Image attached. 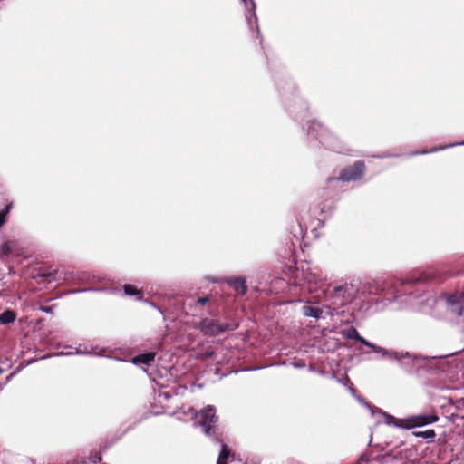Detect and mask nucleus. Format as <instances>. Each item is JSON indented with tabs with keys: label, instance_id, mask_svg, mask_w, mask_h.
Here are the masks:
<instances>
[{
	"label": "nucleus",
	"instance_id": "obj_12",
	"mask_svg": "<svg viewBox=\"0 0 464 464\" xmlns=\"http://www.w3.org/2000/svg\"><path fill=\"white\" fill-rule=\"evenodd\" d=\"M155 359V353H147L132 358V363L150 365Z\"/></svg>",
	"mask_w": 464,
	"mask_h": 464
},
{
	"label": "nucleus",
	"instance_id": "obj_20",
	"mask_svg": "<svg viewBox=\"0 0 464 464\" xmlns=\"http://www.w3.org/2000/svg\"><path fill=\"white\" fill-rule=\"evenodd\" d=\"M324 278L317 275L316 273H314V272H311L309 273L306 276H305V280L308 282V283H317L319 281H322Z\"/></svg>",
	"mask_w": 464,
	"mask_h": 464
},
{
	"label": "nucleus",
	"instance_id": "obj_26",
	"mask_svg": "<svg viewBox=\"0 0 464 464\" xmlns=\"http://www.w3.org/2000/svg\"><path fill=\"white\" fill-rule=\"evenodd\" d=\"M208 300H209L208 297L205 296V297H199L197 302H198V304L204 305L208 302Z\"/></svg>",
	"mask_w": 464,
	"mask_h": 464
},
{
	"label": "nucleus",
	"instance_id": "obj_5",
	"mask_svg": "<svg viewBox=\"0 0 464 464\" xmlns=\"http://www.w3.org/2000/svg\"><path fill=\"white\" fill-rule=\"evenodd\" d=\"M238 327L237 323H220L218 320L210 318H203L199 322L198 328L200 332L209 337L217 336L218 334L236 330Z\"/></svg>",
	"mask_w": 464,
	"mask_h": 464
},
{
	"label": "nucleus",
	"instance_id": "obj_14",
	"mask_svg": "<svg viewBox=\"0 0 464 464\" xmlns=\"http://www.w3.org/2000/svg\"><path fill=\"white\" fill-rule=\"evenodd\" d=\"M303 314L307 317L318 319L323 314V310L317 306L304 305L303 307Z\"/></svg>",
	"mask_w": 464,
	"mask_h": 464
},
{
	"label": "nucleus",
	"instance_id": "obj_4",
	"mask_svg": "<svg viewBox=\"0 0 464 464\" xmlns=\"http://www.w3.org/2000/svg\"><path fill=\"white\" fill-rule=\"evenodd\" d=\"M367 347L371 348L373 352L380 353L382 358L392 362H398L406 367L414 365L418 360L416 356L410 354L408 352L387 350L372 343H369Z\"/></svg>",
	"mask_w": 464,
	"mask_h": 464
},
{
	"label": "nucleus",
	"instance_id": "obj_30",
	"mask_svg": "<svg viewBox=\"0 0 464 464\" xmlns=\"http://www.w3.org/2000/svg\"><path fill=\"white\" fill-rule=\"evenodd\" d=\"M2 372H3V370H2V368H0V374H1Z\"/></svg>",
	"mask_w": 464,
	"mask_h": 464
},
{
	"label": "nucleus",
	"instance_id": "obj_17",
	"mask_svg": "<svg viewBox=\"0 0 464 464\" xmlns=\"http://www.w3.org/2000/svg\"><path fill=\"white\" fill-rule=\"evenodd\" d=\"M230 454V450L227 445H222L221 451L218 456V464H227V459Z\"/></svg>",
	"mask_w": 464,
	"mask_h": 464
},
{
	"label": "nucleus",
	"instance_id": "obj_29",
	"mask_svg": "<svg viewBox=\"0 0 464 464\" xmlns=\"http://www.w3.org/2000/svg\"><path fill=\"white\" fill-rule=\"evenodd\" d=\"M75 353H76V354H82V353H83V352H82V351H80V350H77Z\"/></svg>",
	"mask_w": 464,
	"mask_h": 464
},
{
	"label": "nucleus",
	"instance_id": "obj_23",
	"mask_svg": "<svg viewBox=\"0 0 464 464\" xmlns=\"http://www.w3.org/2000/svg\"><path fill=\"white\" fill-rule=\"evenodd\" d=\"M349 391L351 392L352 395L354 396L361 403L365 405L367 408H369L372 411V406L369 403L364 402L363 400L360 396L356 395V392L353 388L349 387Z\"/></svg>",
	"mask_w": 464,
	"mask_h": 464
},
{
	"label": "nucleus",
	"instance_id": "obj_7",
	"mask_svg": "<svg viewBox=\"0 0 464 464\" xmlns=\"http://www.w3.org/2000/svg\"><path fill=\"white\" fill-rule=\"evenodd\" d=\"M357 289L353 285H343L335 287L332 304L334 305H345L356 299Z\"/></svg>",
	"mask_w": 464,
	"mask_h": 464
},
{
	"label": "nucleus",
	"instance_id": "obj_1",
	"mask_svg": "<svg viewBox=\"0 0 464 464\" xmlns=\"http://www.w3.org/2000/svg\"><path fill=\"white\" fill-rule=\"evenodd\" d=\"M435 303H443L450 314L464 322V287L453 294L442 295L439 299L430 296L418 302L424 312H427L425 305L432 306Z\"/></svg>",
	"mask_w": 464,
	"mask_h": 464
},
{
	"label": "nucleus",
	"instance_id": "obj_19",
	"mask_svg": "<svg viewBox=\"0 0 464 464\" xmlns=\"http://www.w3.org/2000/svg\"><path fill=\"white\" fill-rule=\"evenodd\" d=\"M15 319V315L12 311H5L0 314V323L1 324H9L14 322Z\"/></svg>",
	"mask_w": 464,
	"mask_h": 464
},
{
	"label": "nucleus",
	"instance_id": "obj_25",
	"mask_svg": "<svg viewBox=\"0 0 464 464\" xmlns=\"http://www.w3.org/2000/svg\"><path fill=\"white\" fill-rule=\"evenodd\" d=\"M97 461H101V458H100L99 456L95 455V456L91 459V461H90V462H88V461L84 460V461H82V463H81V464H90V463H93V464H95V463H97Z\"/></svg>",
	"mask_w": 464,
	"mask_h": 464
},
{
	"label": "nucleus",
	"instance_id": "obj_24",
	"mask_svg": "<svg viewBox=\"0 0 464 464\" xmlns=\"http://www.w3.org/2000/svg\"><path fill=\"white\" fill-rule=\"evenodd\" d=\"M358 464H372L370 463V459L366 455H362L358 459Z\"/></svg>",
	"mask_w": 464,
	"mask_h": 464
},
{
	"label": "nucleus",
	"instance_id": "obj_8",
	"mask_svg": "<svg viewBox=\"0 0 464 464\" xmlns=\"http://www.w3.org/2000/svg\"><path fill=\"white\" fill-rule=\"evenodd\" d=\"M196 420L202 427L204 433L206 435H210L211 429L216 425L218 421V416H216L214 407L208 405L202 409L196 415Z\"/></svg>",
	"mask_w": 464,
	"mask_h": 464
},
{
	"label": "nucleus",
	"instance_id": "obj_2",
	"mask_svg": "<svg viewBox=\"0 0 464 464\" xmlns=\"http://www.w3.org/2000/svg\"><path fill=\"white\" fill-rule=\"evenodd\" d=\"M438 420L439 417L436 414H419L406 419H394L392 416L386 415V423L388 425H393L406 430L432 424L437 422Z\"/></svg>",
	"mask_w": 464,
	"mask_h": 464
},
{
	"label": "nucleus",
	"instance_id": "obj_13",
	"mask_svg": "<svg viewBox=\"0 0 464 464\" xmlns=\"http://www.w3.org/2000/svg\"><path fill=\"white\" fill-rule=\"evenodd\" d=\"M344 336L348 339H354V340L362 343L365 346H368L369 343H370L367 340H365L363 337H362L359 334L358 331L354 327H350L347 330H345Z\"/></svg>",
	"mask_w": 464,
	"mask_h": 464
},
{
	"label": "nucleus",
	"instance_id": "obj_6",
	"mask_svg": "<svg viewBox=\"0 0 464 464\" xmlns=\"http://www.w3.org/2000/svg\"><path fill=\"white\" fill-rule=\"evenodd\" d=\"M308 133L310 136L316 138L325 147H333L334 136L321 122L314 120L308 123Z\"/></svg>",
	"mask_w": 464,
	"mask_h": 464
},
{
	"label": "nucleus",
	"instance_id": "obj_16",
	"mask_svg": "<svg viewBox=\"0 0 464 464\" xmlns=\"http://www.w3.org/2000/svg\"><path fill=\"white\" fill-rule=\"evenodd\" d=\"M411 456V449H403L394 454V459H399L400 461H405L410 459Z\"/></svg>",
	"mask_w": 464,
	"mask_h": 464
},
{
	"label": "nucleus",
	"instance_id": "obj_27",
	"mask_svg": "<svg viewBox=\"0 0 464 464\" xmlns=\"http://www.w3.org/2000/svg\"><path fill=\"white\" fill-rule=\"evenodd\" d=\"M1 248L2 252L5 254H7L10 251V247L7 244H3Z\"/></svg>",
	"mask_w": 464,
	"mask_h": 464
},
{
	"label": "nucleus",
	"instance_id": "obj_10",
	"mask_svg": "<svg viewBox=\"0 0 464 464\" xmlns=\"http://www.w3.org/2000/svg\"><path fill=\"white\" fill-rule=\"evenodd\" d=\"M364 172V164L362 161H357L353 165L349 166L342 170L338 180L353 181L362 178Z\"/></svg>",
	"mask_w": 464,
	"mask_h": 464
},
{
	"label": "nucleus",
	"instance_id": "obj_28",
	"mask_svg": "<svg viewBox=\"0 0 464 464\" xmlns=\"http://www.w3.org/2000/svg\"><path fill=\"white\" fill-rule=\"evenodd\" d=\"M42 310L44 312L49 313L51 309H50V307H43Z\"/></svg>",
	"mask_w": 464,
	"mask_h": 464
},
{
	"label": "nucleus",
	"instance_id": "obj_11",
	"mask_svg": "<svg viewBox=\"0 0 464 464\" xmlns=\"http://www.w3.org/2000/svg\"><path fill=\"white\" fill-rule=\"evenodd\" d=\"M227 282L238 295L246 293V285L244 277H231L227 279Z\"/></svg>",
	"mask_w": 464,
	"mask_h": 464
},
{
	"label": "nucleus",
	"instance_id": "obj_9",
	"mask_svg": "<svg viewBox=\"0 0 464 464\" xmlns=\"http://www.w3.org/2000/svg\"><path fill=\"white\" fill-rule=\"evenodd\" d=\"M426 279H427V277H420V276L412 275V276H407L405 279H402L400 281L397 280L395 282L385 283V290L387 291V293H395V294H400L402 292L405 293L406 292L405 287L407 285L420 282V281H423Z\"/></svg>",
	"mask_w": 464,
	"mask_h": 464
},
{
	"label": "nucleus",
	"instance_id": "obj_21",
	"mask_svg": "<svg viewBox=\"0 0 464 464\" xmlns=\"http://www.w3.org/2000/svg\"><path fill=\"white\" fill-rule=\"evenodd\" d=\"M11 209V205H7L3 210H0V227L5 224L6 216Z\"/></svg>",
	"mask_w": 464,
	"mask_h": 464
},
{
	"label": "nucleus",
	"instance_id": "obj_22",
	"mask_svg": "<svg viewBox=\"0 0 464 464\" xmlns=\"http://www.w3.org/2000/svg\"><path fill=\"white\" fill-rule=\"evenodd\" d=\"M458 145H464V140L461 141V142H458V143H451L450 145H447V146H444V147H440V148H434L432 150H430V152H435V151H438L439 150H443L445 148H451V147H455V146H458ZM420 154H426V153H429V151L427 150H423L421 152H420Z\"/></svg>",
	"mask_w": 464,
	"mask_h": 464
},
{
	"label": "nucleus",
	"instance_id": "obj_18",
	"mask_svg": "<svg viewBox=\"0 0 464 464\" xmlns=\"http://www.w3.org/2000/svg\"><path fill=\"white\" fill-rule=\"evenodd\" d=\"M413 436L417 438L430 439L433 440L436 436L434 430H427L424 431H414Z\"/></svg>",
	"mask_w": 464,
	"mask_h": 464
},
{
	"label": "nucleus",
	"instance_id": "obj_15",
	"mask_svg": "<svg viewBox=\"0 0 464 464\" xmlns=\"http://www.w3.org/2000/svg\"><path fill=\"white\" fill-rule=\"evenodd\" d=\"M124 293L130 296H137L138 300L141 299V292L131 285H124Z\"/></svg>",
	"mask_w": 464,
	"mask_h": 464
},
{
	"label": "nucleus",
	"instance_id": "obj_3",
	"mask_svg": "<svg viewBox=\"0 0 464 464\" xmlns=\"http://www.w3.org/2000/svg\"><path fill=\"white\" fill-rule=\"evenodd\" d=\"M367 347L371 348L373 352L380 353L382 358L392 362H398L406 367L414 365L418 360L416 356L410 354L408 352L387 350L372 343H369Z\"/></svg>",
	"mask_w": 464,
	"mask_h": 464
}]
</instances>
